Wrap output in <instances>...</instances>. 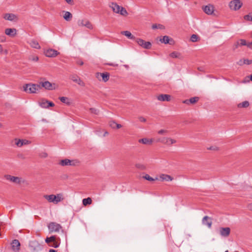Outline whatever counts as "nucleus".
<instances>
[{
  "instance_id": "obj_41",
  "label": "nucleus",
  "mask_w": 252,
  "mask_h": 252,
  "mask_svg": "<svg viewBox=\"0 0 252 252\" xmlns=\"http://www.w3.org/2000/svg\"><path fill=\"white\" fill-rule=\"evenodd\" d=\"M198 39V36L196 34H192L191 37H190V41L193 42H196L197 41Z\"/></svg>"
},
{
  "instance_id": "obj_57",
  "label": "nucleus",
  "mask_w": 252,
  "mask_h": 252,
  "mask_svg": "<svg viewBox=\"0 0 252 252\" xmlns=\"http://www.w3.org/2000/svg\"><path fill=\"white\" fill-rule=\"evenodd\" d=\"M209 149L210 150H217L218 149V148L217 147H211Z\"/></svg>"
},
{
  "instance_id": "obj_19",
  "label": "nucleus",
  "mask_w": 252,
  "mask_h": 252,
  "mask_svg": "<svg viewBox=\"0 0 252 252\" xmlns=\"http://www.w3.org/2000/svg\"><path fill=\"white\" fill-rule=\"evenodd\" d=\"M204 11L208 15H211L214 10V6L212 4H208L203 8Z\"/></svg>"
},
{
  "instance_id": "obj_7",
  "label": "nucleus",
  "mask_w": 252,
  "mask_h": 252,
  "mask_svg": "<svg viewBox=\"0 0 252 252\" xmlns=\"http://www.w3.org/2000/svg\"><path fill=\"white\" fill-rule=\"evenodd\" d=\"M38 85H40L41 89L42 87L44 88L46 90H55L56 88V85L54 83H51L48 81H46L44 82H40L38 84Z\"/></svg>"
},
{
  "instance_id": "obj_39",
  "label": "nucleus",
  "mask_w": 252,
  "mask_h": 252,
  "mask_svg": "<svg viewBox=\"0 0 252 252\" xmlns=\"http://www.w3.org/2000/svg\"><path fill=\"white\" fill-rule=\"evenodd\" d=\"M164 28V27L161 25V24H154L152 26V29H163Z\"/></svg>"
},
{
  "instance_id": "obj_64",
  "label": "nucleus",
  "mask_w": 252,
  "mask_h": 252,
  "mask_svg": "<svg viewBox=\"0 0 252 252\" xmlns=\"http://www.w3.org/2000/svg\"><path fill=\"white\" fill-rule=\"evenodd\" d=\"M225 252H228V251H225Z\"/></svg>"
},
{
  "instance_id": "obj_5",
  "label": "nucleus",
  "mask_w": 252,
  "mask_h": 252,
  "mask_svg": "<svg viewBox=\"0 0 252 252\" xmlns=\"http://www.w3.org/2000/svg\"><path fill=\"white\" fill-rule=\"evenodd\" d=\"M29 246L33 252H38L43 249V246L36 240L31 241Z\"/></svg>"
},
{
  "instance_id": "obj_12",
  "label": "nucleus",
  "mask_w": 252,
  "mask_h": 252,
  "mask_svg": "<svg viewBox=\"0 0 252 252\" xmlns=\"http://www.w3.org/2000/svg\"><path fill=\"white\" fill-rule=\"evenodd\" d=\"M11 249L13 252H19V250L20 249L21 244H20V243L19 241V240H18L17 239L13 240L11 243Z\"/></svg>"
},
{
  "instance_id": "obj_31",
  "label": "nucleus",
  "mask_w": 252,
  "mask_h": 252,
  "mask_svg": "<svg viewBox=\"0 0 252 252\" xmlns=\"http://www.w3.org/2000/svg\"><path fill=\"white\" fill-rule=\"evenodd\" d=\"M250 104L249 101H245L242 102V103H240L237 105L238 107L239 108H247L249 106Z\"/></svg>"
},
{
  "instance_id": "obj_32",
  "label": "nucleus",
  "mask_w": 252,
  "mask_h": 252,
  "mask_svg": "<svg viewBox=\"0 0 252 252\" xmlns=\"http://www.w3.org/2000/svg\"><path fill=\"white\" fill-rule=\"evenodd\" d=\"M83 204L84 206H87L88 205H90L92 203V199L90 197H88L87 198H84L82 201Z\"/></svg>"
},
{
  "instance_id": "obj_63",
  "label": "nucleus",
  "mask_w": 252,
  "mask_h": 252,
  "mask_svg": "<svg viewBox=\"0 0 252 252\" xmlns=\"http://www.w3.org/2000/svg\"><path fill=\"white\" fill-rule=\"evenodd\" d=\"M108 64L110 65H114L113 64H112V63H109Z\"/></svg>"
},
{
  "instance_id": "obj_34",
  "label": "nucleus",
  "mask_w": 252,
  "mask_h": 252,
  "mask_svg": "<svg viewBox=\"0 0 252 252\" xmlns=\"http://www.w3.org/2000/svg\"><path fill=\"white\" fill-rule=\"evenodd\" d=\"M152 44L149 41H145L143 43V45L142 47H143L144 49H149L151 48Z\"/></svg>"
},
{
  "instance_id": "obj_2",
  "label": "nucleus",
  "mask_w": 252,
  "mask_h": 252,
  "mask_svg": "<svg viewBox=\"0 0 252 252\" xmlns=\"http://www.w3.org/2000/svg\"><path fill=\"white\" fill-rule=\"evenodd\" d=\"M44 198L46 199L49 202L53 203L54 204H58L59 202L63 200V194L59 193L56 195H44Z\"/></svg>"
},
{
  "instance_id": "obj_53",
  "label": "nucleus",
  "mask_w": 252,
  "mask_h": 252,
  "mask_svg": "<svg viewBox=\"0 0 252 252\" xmlns=\"http://www.w3.org/2000/svg\"><path fill=\"white\" fill-rule=\"evenodd\" d=\"M183 103H185V104H189L190 103L189 101V99L185 100L183 101Z\"/></svg>"
},
{
  "instance_id": "obj_15",
  "label": "nucleus",
  "mask_w": 252,
  "mask_h": 252,
  "mask_svg": "<svg viewBox=\"0 0 252 252\" xmlns=\"http://www.w3.org/2000/svg\"><path fill=\"white\" fill-rule=\"evenodd\" d=\"M14 141L15 142V145L18 147H21L23 145H28L31 143V142L30 141H28L26 139H20L18 138H15L14 139Z\"/></svg>"
},
{
  "instance_id": "obj_28",
  "label": "nucleus",
  "mask_w": 252,
  "mask_h": 252,
  "mask_svg": "<svg viewBox=\"0 0 252 252\" xmlns=\"http://www.w3.org/2000/svg\"><path fill=\"white\" fill-rule=\"evenodd\" d=\"M122 34L126 36L129 39H135V37L131 33V32L129 31H126L122 32Z\"/></svg>"
},
{
  "instance_id": "obj_1",
  "label": "nucleus",
  "mask_w": 252,
  "mask_h": 252,
  "mask_svg": "<svg viewBox=\"0 0 252 252\" xmlns=\"http://www.w3.org/2000/svg\"><path fill=\"white\" fill-rule=\"evenodd\" d=\"M109 6L115 13L120 14V15L124 16L128 15V12L126 9L124 7L119 5L116 2H111Z\"/></svg>"
},
{
  "instance_id": "obj_16",
  "label": "nucleus",
  "mask_w": 252,
  "mask_h": 252,
  "mask_svg": "<svg viewBox=\"0 0 252 252\" xmlns=\"http://www.w3.org/2000/svg\"><path fill=\"white\" fill-rule=\"evenodd\" d=\"M230 233V229L229 227H220V233L222 237H227Z\"/></svg>"
},
{
  "instance_id": "obj_22",
  "label": "nucleus",
  "mask_w": 252,
  "mask_h": 252,
  "mask_svg": "<svg viewBox=\"0 0 252 252\" xmlns=\"http://www.w3.org/2000/svg\"><path fill=\"white\" fill-rule=\"evenodd\" d=\"M71 79L77 83L78 85L81 86H84L85 83L83 82V81L77 76L76 75H72L71 76Z\"/></svg>"
},
{
  "instance_id": "obj_9",
  "label": "nucleus",
  "mask_w": 252,
  "mask_h": 252,
  "mask_svg": "<svg viewBox=\"0 0 252 252\" xmlns=\"http://www.w3.org/2000/svg\"><path fill=\"white\" fill-rule=\"evenodd\" d=\"M77 25L79 27L85 26L89 29H93V26L91 22L87 19L78 20Z\"/></svg>"
},
{
  "instance_id": "obj_40",
  "label": "nucleus",
  "mask_w": 252,
  "mask_h": 252,
  "mask_svg": "<svg viewBox=\"0 0 252 252\" xmlns=\"http://www.w3.org/2000/svg\"><path fill=\"white\" fill-rule=\"evenodd\" d=\"M135 40V41L137 43V44L142 47L143 45V43H144L145 41L141 38H136L134 39Z\"/></svg>"
},
{
  "instance_id": "obj_62",
  "label": "nucleus",
  "mask_w": 252,
  "mask_h": 252,
  "mask_svg": "<svg viewBox=\"0 0 252 252\" xmlns=\"http://www.w3.org/2000/svg\"><path fill=\"white\" fill-rule=\"evenodd\" d=\"M250 77L251 80L252 81V75H251Z\"/></svg>"
},
{
  "instance_id": "obj_51",
  "label": "nucleus",
  "mask_w": 252,
  "mask_h": 252,
  "mask_svg": "<svg viewBox=\"0 0 252 252\" xmlns=\"http://www.w3.org/2000/svg\"><path fill=\"white\" fill-rule=\"evenodd\" d=\"M243 60H240L238 62V64L240 65H242L244 64V63H243Z\"/></svg>"
},
{
  "instance_id": "obj_50",
  "label": "nucleus",
  "mask_w": 252,
  "mask_h": 252,
  "mask_svg": "<svg viewBox=\"0 0 252 252\" xmlns=\"http://www.w3.org/2000/svg\"><path fill=\"white\" fill-rule=\"evenodd\" d=\"M47 156H48V155L46 153H42L40 155L41 157L43 158H46L47 157Z\"/></svg>"
},
{
  "instance_id": "obj_3",
  "label": "nucleus",
  "mask_w": 252,
  "mask_h": 252,
  "mask_svg": "<svg viewBox=\"0 0 252 252\" xmlns=\"http://www.w3.org/2000/svg\"><path fill=\"white\" fill-rule=\"evenodd\" d=\"M24 91L27 93H36L41 89L40 85L27 84L23 86Z\"/></svg>"
},
{
  "instance_id": "obj_44",
  "label": "nucleus",
  "mask_w": 252,
  "mask_h": 252,
  "mask_svg": "<svg viewBox=\"0 0 252 252\" xmlns=\"http://www.w3.org/2000/svg\"><path fill=\"white\" fill-rule=\"evenodd\" d=\"M135 166L137 168L139 169L140 170H144L145 169V167L144 165L141 164L140 163H137L135 165Z\"/></svg>"
},
{
  "instance_id": "obj_60",
  "label": "nucleus",
  "mask_w": 252,
  "mask_h": 252,
  "mask_svg": "<svg viewBox=\"0 0 252 252\" xmlns=\"http://www.w3.org/2000/svg\"><path fill=\"white\" fill-rule=\"evenodd\" d=\"M2 46L0 44V52H2Z\"/></svg>"
},
{
  "instance_id": "obj_36",
  "label": "nucleus",
  "mask_w": 252,
  "mask_h": 252,
  "mask_svg": "<svg viewBox=\"0 0 252 252\" xmlns=\"http://www.w3.org/2000/svg\"><path fill=\"white\" fill-rule=\"evenodd\" d=\"M143 178L149 181H154L158 180V178L154 179L152 177H150L148 174H146L145 176H144Z\"/></svg>"
},
{
  "instance_id": "obj_8",
  "label": "nucleus",
  "mask_w": 252,
  "mask_h": 252,
  "mask_svg": "<svg viewBox=\"0 0 252 252\" xmlns=\"http://www.w3.org/2000/svg\"><path fill=\"white\" fill-rule=\"evenodd\" d=\"M242 2L240 0H233L229 2V7L231 9L236 11L242 6Z\"/></svg>"
},
{
  "instance_id": "obj_4",
  "label": "nucleus",
  "mask_w": 252,
  "mask_h": 252,
  "mask_svg": "<svg viewBox=\"0 0 252 252\" xmlns=\"http://www.w3.org/2000/svg\"><path fill=\"white\" fill-rule=\"evenodd\" d=\"M45 241L46 243L49 244V246L55 248L59 247L60 244V238H57L56 236L47 237Z\"/></svg>"
},
{
  "instance_id": "obj_45",
  "label": "nucleus",
  "mask_w": 252,
  "mask_h": 252,
  "mask_svg": "<svg viewBox=\"0 0 252 252\" xmlns=\"http://www.w3.org/2000/svg\"><path fill=\"white\" fill-rule=\"evenodd\" d=\"M243 63H244V64H251L252 63V61L248 59H244Z\"/></svg>"
},
{
  "instance_id": "obj_14",
  "label": "nucleus",
  "mask_w": 252,
  "mask_h": 252,
  "mask_svg": "<svg viewBox=\"0 0 252 252\" xmlns=\"http://www.w3.org/2000/svg\"><path fill=\"white\" fill-rule=\"evenodd\" d=\"M248 43L246 40L243 39H240L237 41L233 46V50H235L240 46H247L248 47Z\"/></svg>"
},
{
  "instance_id": "obj_42",
  "label": "nucleus",
  "mask_w": 252,
  "mask_h": 252,
  "mask_svg": "<svg viewBox=\"0 0 252 252\" xmlns=\"http://www.w3.org/2000/svg\"><path fill=\"white\" fill-rule=\"evenodd\" d=\"M176 142V141L173 139L168 138L167 143L166 145H171L173 144H174Z\"/></svg>"
},
{
  "instance_id": "obj_38",
  "label": "nucleus",
  "mask_w": 252,
  "mask_h": 252,
  "mask_svg": "<svg viewBox=\"0 0 252 252\" xmlns=\"http://www.w3.org/2000/svg\"><path fill=\"white\" fill-rule=\"evenodd\" d=\"M167 140H168L167 137H162V138H158L157 141H158V142H161L163 144H167Z\"/></svg>"
},
{
  "instance_id": "obj_18",
  "label": "nucleus",
  "mask_w": 252,
  "mask_h": 252,
  "mask_svg": "<svg viewBox=\"0 0 252 252\" xmlns=\"http://www.w3.org/2000/svg\"><path fill=\"white\" fill-rule=\"evenodd\" d=\"M59 164L62 166L74 165V162L68 159H64L60 160Z\"/></svg>"
},
{
  "instance_id": "obj_61",
  "label": "nucleus",
  "mask_w": 252,
  "mask_h": 252,
  "mask_svg": "<svg viewBox=\"0 0 252 252\" xmlns=\"http://www.w3.org/2000/svg\"><path fill=\"white\" fill-rule=\"evenodd\" d=\"M108 134V133L107 132H105L104 133V136H105L106 135H107Z\"/></svg>"
},
{
  "instance_id": "obj_37",
  "label": "nucleus",
  "mask_w": 252,
  "mask_h": 252,
  "mask_svg": "<svg viewBox=\"0 0 252 252\" xmlns=\"http://www.w3.org/2000/svg\"><path fill=\"white\" fill-rule=\"evenodd\" d=\"M198 100L199 97L197 96L191 97L189 99V102L191 104H194L197 102Z\"/></svg>"
},
{
  "instance_id": "obj_29",
  "label": "nucleus",
  "mask_w": 252,
  "mask_h": 252,
  "mask_svg": "<svg viewBox=\"0 0 252 252\" xmlns=\"http://www.w3.org/2000/svg\"><path fill=\"white\" fill-rule=\"evenodd\" d=\"M63 18L67 21H69L72 18V14L70 12L68 11H65L63 15Z\"/></svg>"
},
{
  "instance_id": "obj_55",
  "label": "nucleus",
  "mask_w": 252,
  "mask_h": 252,
  "mask_svg": "<svg viewBox=\"0 0 252 252\" xmlns=\"http://www.w3.org/2000/svg\"><path fill=\"white\" fill-rule=\"evenodd\" d=\"M121 127H122V125H121L118 124L116 123V125L115 128L116 127L117 128H120Z\"/></svg>"
},
{
  "instance_id": "obj_10",
  "label": "nucleus",
  "mask_w": 252,
  "mask_h": 252,
  "mask_svg": "<svg viewBox=\"0 0 252 252\" xmlns=\"http://www.w3.org/2000/svg\"><path fill=\"white\" fill-rule=\"evenodd\" d=\"M39 104L41 107L43 108H48L50 107H53L55 106V104L53 102L49 101L45 99H41L39 101Z\"/></svg>"
},
{
  "instance_id": "obj_35",
  "label": "nucleus",
  "mask_w": 252,
  "mask_h": 252,
  "mask_svg": "<svg viewBox=\"0 0 252 252\" xmlns=\"http://www.w3.org/2000/svg\"><path fill=\"white\" fill-rule=\"evenodd\" d=\"M180 56V54L177 52H173L170 54V57L172 58H179Z\"/></svg>"
},
{
  "instance_id": "obj_25",
  "label": "nucleus",
  "mask_w": 252,
  "mask_h": 252,
  "mask_svg": "<svg viewBox=\"0 0 252 252\" xmlns=\"http://www.w3.org/2000/svg\"><path fill=\"white\" fill-rule=\"evenodd\" d=\"M138 142L139 143H142V144H145V145H151L153 143V139L144 138L140 139L138 140Z\"/></svg>"
},
{
  "instance_id": "obj_23",
  "label": "nucleus",
  "mask_w": 252,
  "mask_h": 252,
  "mask_svg": "<svg viewBox=\"0 0 252 252\" xmlns=\"http://www.w3.org/2000/svg\"><path fill=\"white\" fill-rule=\"evenodd\" d=\"M99 75L102 77V80L104 82H107L109 79L110 75H109V73L108 72L97 73V77L98 78Z\"/></svg>"
},
{
  "instance_id": "obj_59",
  "label": "nucleus",
  "mask_w": 252,
  "mask_h": 252,
  "mask_svg": "<svg viewBox=\"0 0 252 252\" xmlns=\"http://www.w3.org/2000/svg\"><path fill=\"white\" fill-rule=\"evenodd\" d=\"M49 252H57L56 250H54V249H50L49 250Z\"/></svg>"
},
{
  "instance_id": "obj_46",
  "label": "nucleus",
  "mask_w": 252,
  "mask_h": 252,
  "mask_svg": "<svg viewBox=\"0 0 252 252\" xmlns=\"http://www.w3.org/2000/svg\"><path fill=\"white\" fill-rule=\"evenodd\" d=\"M168 131L166 130L161 129L158 131L159 134H166L167 133Z\"/></svg>"
},
{
  "instance_id": "obj_47",
  "label": "nucleus",
  "mask_w": 252,
  "mask_h": 252,
  "mask_svg": "<svg viewBox=\"0 0 252 252\" xmlns=\"http://www.w3.org/2000/svg\"><path fill=\"white\" fill-rule=\"evenodd\" d=\"M116 125V123H115V122L112 121V122H110L109 123V126L112 128H115Z\"/></svg>"
},
{
  "instance_id": "obj_56",
  "label": "nucleus",
  "mask_w": 252,
  "mask_h": 252,
  "mask_svg": "<svg viewBox=\"0 0 252 252\" xmlns=\"http://www.w3.org/2000/svg\"><path fill=\"white\" fill-rule=\"evenodd\" d=\"M32 60L34 61H37L38 60V57H35L33 58Z\"/></svg>"
},
{
  "instance_id": "obj_58",
  "label": "nucleus",
  "mask_w": 252,
  "mask_h": 252,
  "mask_svg": "<svg viewBox=\"0 0 252 252\" xmlns=\"http://www.w3.org/2000/svg\"><path fill=\"white\" fill-rule=\"evenodd\" d=\"M252 46V42L251 43H248V47L251 48Z\"/></svg>"
},
{
  "instance_id": "obj_30",
  "label": "nucleus",
  "mask_w": 252,
  "mask_h": 252,
  "mask_svg": "<svg viewBox=\"0 0 252 252\" xmlns=\"http://www.w3.org/2000/svg\"><path fill=\"white\" fill-rule=\"evenodd\" d=\"M159 40L162 43H164L165 44L169 43L170 44H171V43H170L169 42V41H170L169 37V36H168L167 35L163 36L162 38L160 39Z\"/></svg>"
},
{
  "instance_id": "obj_26",
  "label": "nucleus",
  "mask_w": 252,
  "mask_h": 252,
  "mask_svg": "<svg viewBox=\"0 0 252 252\" xmlns=\"http://www.w3.org/2000/svg\"><path fill=\"white\" fill-rule=\"evenodd\" d=\"M30 44L31 46L33 48L35 49H40V46L39 45L38 42L35 40H32L30 42Z\"/></svg>"
},
{
  "instance_id": "obj_27",
  "label": "nucleus",
  "mask_w": 252,
  "mask_h": 252,
  "mask_svg": "<svg viewBox=\"0 0 252 252\" xmlns=\"http://www.w3.org/2000/svg\"><path fill=\"white\" fill-rule=\"evenodd\" d=\"M16 18V16L13 14H5L4 18L5 20H9V21H14L15 19Z\"/></svg>"
},
{
  "instance_id": "obj_48",
  "label": "nucleus",
  "mask_w": 252,
  "mask_h": 252,
  "mask_svg": "<svg viewBox=\"0 0 252 252\" xmlns=\"http://www.w3.org/2000/svg\"><path fill=\"white\" fill-rule=\"evenodd\" d=\"M252 18V16H250L249 15H245L244 16V19L246 20H248V21H251V18Z\"/></svg>"
},
{
  "instance_id": "obj_52",
  "label": "nucleus",
  "mask_w": 252,
  "mask_h": 252,
  "mask_svg": "<svg viewBox=\"0 0 252 252\" xmlns=\"http://www.w3.org/2000/svg\"><path fill=\"white\" fill-rule=\"evenodd\" d=\"M77 63L79 65H82L84 64V63L82 61H77Z\"/></svg>"
},
{
  "instance_id": "obj_17",
  "label": "nucleus",
  "mask_w": 252,
  "mask_h": 252,
  "mask_svg": "<svg viewBox=\"0 0 252 252\" xmlns=\"http://www.w3.org/2000/svg\"><path fill=\"white\" fill-rule=\"evenodd\" d=\"M157 99L161 101H169L171 95L167 94H160L157 96Z\"/></svg>"
},
{
  "instance_id": "obj_21",
  "label": "nucleus",
  "mask_w": 252,
  "mask_h": 252,
  "mask_svg": "<svg viewBox=\"0 0 252 252\" xmlns=\"http://www.w3.org/2000/svg\"><path fill=\"white\" fill-rule=\"evenodd\" d=\"M158 179L161 181H171L173 178L170 175L162 174L159 175Z\"/></svg>"
},
{
  "instance_id": "obj_54",
  "label": "nucleus",
  "mask_w": 252,
  "mask_h": 252,
  "mask_svg": "<svg viewBox=\"0 0 252 252\" xmlns=\"http://www.w3.org/2000/svg\"><path fill=\"white\" fill-rule=\"evenodd\" d=\"M65 1L68 3V4H71L72 3V0H65Z\"/></svg>"
},
{
  "instance_id": "obj_43",
  "label": "nucleus",
  "mask_w": 252,
  "mask_h": 252,
  "mask_svg": "<svg viewBox=\"0 0 252 252\" xmlns=\"http://www.w3.org/2000/svg\"><path fill=\"white\" fill-rule=\"evenodd\" d=\"M90 111L91 113L94 114L95 115H98L99 114V110L94 108H90Z\"/></svg>"
},
{
  "instance_id": "obj_6",
  "label": "nucleus",
  "mask_w": 252,
  "mask_h": 252,
  "mask_svg": "<svg viewBox=\"0 0 252 252\" xmlns=\"http://www.w3.org/2000/svg\"><path fill=\"white\" fill-rule=\"evenodd\" d=\"M48 227L50 233L53 232H58L62 228V226L60 224L55 222L49 223Z\"/></svg>"
},
{
  "instance_id": "obj_24",
  "label": "nucleus",
  "mask_w": 252,
  "mask_h": 252,
  "mask_svg": "<svg viewBox=\"0 0 252 252\" xmlns=\"http://www.w3.org/2000/svg\"><path fill=\"white\" fill-rule=\"evenodd\" d=\"M5 33L10 36H14L16 34V30L15 29L7 28L5 30Z\"/></svg>"
},
{
  "instance_id": "obj_20",
  "label": "nucleus",
  "mask_w": 252,
  "mask_h": 252,
  "mask_svg": "<svg viewBox=\"0 0 252 252\" xmlns=\"http://www.w3.org/2000/svg\"><path fill=\"white\" fill-rule=\"evenodd\" d=\"M202 223L207 225L209 228H211L212 224L211 219L209 217L206 216L202 219Z\"/></svg>"
},
{
  "instance_id": "obj_11",
  "label": "nucleus",
  "mask_w": 252,
  "mask_h": 252,
  "mask_svg": "<svg viewBox=\"0 0 252 252\" xmlns=\"http://www.w3.org/2000/svg\"><path fill=\"white\" fill-rule=\"evenodd\" d=\"M59 54L58 51L53 49H48L44 51V54L47 57L54 58Z\"/></svg>"
},
{
  "instance_id": "obj_49",
  "label": "nucleus",
  "mask_w": 252,
  "mask_h": 252,
  "mask_svg": "<svg viewBox=\"0 0 252 252\" xmlns=\"http://www.w3.org/2000/svg\"><path fill=\"white\" fill-rule=\"evenodd\" d=\"M138 119L139 121L142 122H145L146 121V119L143 117H139Z\"/></svg>"
},
{
  "instance_id": "obj_33",
  "label": "nucleus",
  "mask_w": 252,
  "mask_h": 252,
  "mask_svg": "<svg viewBox=\"0 0 252 252\" xmlns=\"http://www.w3.org/2000/svg\"><path fill=\"white\" fill-rule=\"evenodd\" d=\"M60 100L63 103H65L66 104H70L69 99L68 98L64 96H62L59 97Z\"/></svg>"
},
{
  "instance_id": "obj_13",
  "label": "nucleus",
  "mask_w": 252,
  "mask_h": 252,
  "mask_svg": "<svg viewBox=\"0 0 252 252\" xmlns=\"http://www.w3.org/2000/svg\"><path fill=\"white\" fill-rule=\"evenodd\" d=\"M4 177L7 180L14 183L20 184L21 182V178L18 177H15L10 175H6Z\"/></svg>"
}]
</instances>
